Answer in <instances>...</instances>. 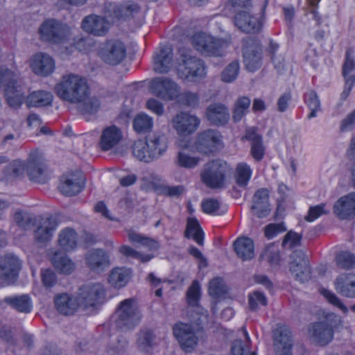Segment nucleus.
<instances>
[{"instance_id": "obj_1", "label": "nucleus", "mask_w": 355, "mask_h": 355, "mask_svg": "<svg viewBox=\"0 0 355 355\" xmlns=\"http://www.w3.org/2000/svg\"><path fill=\"white\" fill-rule=\"evenodd\" d=\"M55 92L61 99L79 104L78 110L83 114H94L100 108L99 99L89 96L90 90L87 82L79 76L69 74L63 76L55 87Z\"/></svg>"}, {"instance_id": "obj_2", "label": "nucleus", "mask_w": 355, "mask_h": 355, "mask_svg": "<svg viewBox=\"0 0 355 355\" xmlns=\"http://www.w3.org/2000/svg\"><path fill=\"white\" fill-rule=\"evenodd\" d=\"M0 87L3 89L8 105L19 107L26 98V88L22 80L13 71L0 68Z\"/></svg>"}, {"instance_id": "obj_3", "label": "nucleus", "mask_w": 355, "mask_h": 355, "mask_svg": "<svg viewBox=\"0 0 355 355\" xmlns=\"http://www.w3.org/2000/svg\"><path fill=\"white\" fill-rule=\"evenodd\" d=\"M340 323L341 320L339 316L334 313H329L322 321L309 324L308 329L309 337L315 344L325 346L333 340L334 330Z\"/></svg>"}, {"instance_id": "obj_4", "label": "nucleus", "mask_w": 355, "mask_h": 355, "mask_svg": "<svg viewBox=\"0 0 355 355\" xmlns=\"http://www.w3.org/2000/svg\"><path fill=\"white\" fill-rule=\"evenodd\" d=\"M76 295L85 311H93L101 304L105 296V289L99 282H87L81 285Z\"/></svg>"}, {"instance_id": "obj_5", "label": "nucleus", "mask_w": 355, "mask_h": 355, "mask_svg": "<svg viewBox=\"0 0 355 355\" xmlns=\"http://www.w3.org/2000/svg\"><path fill=\"white\" fill-rule=\"evenodd\" d=\"M114 325L121 330L132 329L140 323L141 314L132 298L122 301L115 313Z\"/></svg>"}, {"instance_id": "obj_6", "label": "nucleus", "mask_w": 355, "mask_h": 355, "mask_svg": "<svg viewBox=\"0 0 355 355\" xmlns=\"http://www.w3.org/2000/svg\"><path fill=\"white\" fill-rule=\"evenodd\" d=\"M228 170L226 162L214 159L205 164L200 172L201 181L209 188H222Z\"/></svg>"}, {"instance_id": "obj_7", "label": "nucleus", "mask_w": 355, "mask_h": 355, "mask_svg": "<svg viewBox=\"0 0 355 355\" xmlns=\"http://www.w3.org/2000/svg\"><path fill=\"white\" fill-rule=\"evenodd\" d=\"M180 56L178 74L181 78L198 82L205 77V66L201 59L184 53H181Z\"/></svg>"}, {"instance_id": "obj_8", "label": "nucleus", "mask_w": 355, "mask_h": 355, "mask_svg": "<svg viewBox=\"0 0 355 355\" xmlns=\"http://www.w3.org/2000/svg\"><path fill=\"white\" fill-rule=\"evenodd\" d=\"M192 44L196 51L209 56H222L228 46L226 41L204 33H196L192 37Z\"/></svg>"}, {"instance_id": "obj_9", "label": "nucleus", "mask_w": 355, "mask_h": 355, "mask_svg": "<svg viewBox=\"0 0 355 355\" xmlns=\"http://www.w3.org/2000/svg\"><path fill=\"white\" fill-rule=\"evenodd\" d=\"M39 33L42 40L60 44L67 40L70 35V28L66 24L54 19H49L41 24Z\"/></svg>"}, {"instance_id": "obj_10", "label": "nucleus", "mask_w": 355, "mask_h": 355, "mask_svg": "<svg viewBox=\"0 0 355 355\" xmlns=\"http://www.w3.org/2000/svg\"><path fill=\"white\" fill-rule=\"evenodd\" d=\"M222 135L218 131L212 129L199 132L196 141L197 150L204 155L215 153L222 147Z\"/></svg>"}, {"instance_id": "obj_11", "label": "nucleus", "mask_w": 355, "mask_h": 355, "mask_svg": "<svg viewBox=\"0 0 355 355\" xmlns=\"http://www.w3.org/2000/svg\"><path fill=\"white\" fill-rule=\"evenodd\" d=\"M150 92L163 100H173L180 92L178 85L171 79L166 77H157L150 81Z\"/></svg>"}, {"instance_id": "obj_12", "label": "nucleus", "mask_w": 355, "mask_h": 355, "mask_svg": "<svg viewBox=\"0 0 355 355\" xmlns=\"http://www.w3.org/2000/svg\"><path fill=\"white\" fill-rule=\"evenodd\" d=\"M200 122V118L196 115L188 112H180L172 119L171 124L178 135L187 137L198 130Z\"/></svg>"}, {"instance_id": "obj_13", "label": "nucleus", "mask_w": 355, "mask_h": 355, "mask_svg": "<svg viewBox=\"0 0 355 355\" xmlns=\"http://www.w3.org/2000/svg\"><path fill=\"white\" fill-rule=\"evenodd\" d=\"M173 333L181 348L187 352H191L197 345L198 338L191 324L179 322L173 327Z\"/></svg>"}, {"instance_id": "obj_14", "label": "nucleus", "mask_w": 355, "mask_h": 355, "mask_svg": "<svg viewBox=\"0 0 355 355\" xmlns=\"http://www.w3.org/2000/svg\"><path fill=\"white\" fill-rule=\"evenodd\" d=\"M125 46L119 40L107 41L101 51L102 60L110 65H116L121 63L125 58Z\"/></svg>"}, {"instance_id": "obj_15", "label": "nucleus", "mask_w": 355, "mask_h": 355, "mask_svg": "<svg viewBox=\"0 0 355 355\" xmlns=\"http://www.w3.org/2000/svg\"><path fill=\"white\" fill-rule=\"evenodd\" d=\"M289 268L295 279L301 282L308 281L311 277V270L306 255L302 250H296L292 253Z\"/></svg>"}, {"instance_id": "obj_16", "label": "nucleus", "mask_w": 355, "mask_h": 355, "mask_svg": "<svg viewBox=\"0 0 355 355\" xmlns=\"http://www.w3.org/2000/svg\"><path fill=\"white\" fill-rule=\"evenodd\" d=\"M20 268L21 263L17 257L12 254L4 256L0 260V279L7 285L13 284Z\"/></svg>"}, {"instance_id": "obj_17", "label": "nucleus", "mask_w": 355, "mask_h": 355, "mask_svg": "<svg viewBox=\"0 0 355 355\" xmlns=\"http://www.w3.org/2000/svg\"><path fill=\"white\" fill-rule=\"evenodd\" d=\"M53 302L55 310L62 315H73L81 309L77 295L74 296L67 293H60L54 297Z\"/></svg>"}, {"instance_id": "obj_18", "label": "nucleus", "mask_w": 355, "mask_h": 355, "mask_svg": "<svg viewBox=\"0 0 355 355\" xmlns=\"http://www.w3.org/2000/svg\"><path fill=\"white\" fill-rule=\"evenodd\" d=\"M81 28L86 33L94 36H104L110 29V23L103 17L90 15L83 18Z\"/></svg>"}, {"instance_id": "obj_19", "label": "nucleus", "mask_w": 355, "mask_h": 355, "mask_svg": "<svg viewBox=\"0 0 355 355\" xmlns=\"http://www.w3.org/2000/svg\"><path fill=\"white\" fill-rule=\"evenodd\" d=\"M333 211L341 220H351L355 218V192L340 197L334 204Z\"/></svg>"}, {"instance_id": "obj_20", "label": "nucleus", "mask_w": 355, "mask_h": 355, "mask_svg": "<svg viewBox=\"0 0 355 355\" xmlns=\"http://www.w3.org/2000/svg\"><path fill=\"white\" fill-rule=\"evenodd\" d=\"M123 139V132L116 125L105 128L98 141L99 148L104 152L115 148Z\"/></svg>"}, {"instance_id": "obj_21", "label": "nucleus", "mask_w": 355, "mask_h": 355, "mask_svg": "<svg viewBox=\"0 0 355 355\" xmlns=\"http://www.w3.org/2000/svg\"><path fill=\"white\" fill-rule=\"evenodd\" d=\"M206 116L211 124L218 127L226 125L230 119L228 107L221 103L210 104L207 107Z\"/></svg>"}, {"instance_id": "obj_22", "label": "nucleus", "mask_w": 355, "mask_h": 355, "mask_svg": "<svg viewBox=\"0 0 355 355\" xmlns=\"http://www.w3.org/2000/svg\"><path fill=\"white\" fill-rule=\"evenodd\" d=\"M30 67L36 75L47 76L53 71L55 63L49 55L40 52L31 58Z\"/></svg>"}, {"instance_id": "obj_23", "label": "nucleus", "mask_w": 355, "mask_h": 355, "mask_svg": "<svg viewBox=\"0 0 355 355\" xmlns=\"http://www.w3.org/2000/svg\"><path fill=\"white\" fill-rule=\"evenodd\" d=\"M353 69H355V62L351 57L349 51H347L342 67V75L345 80L343 91L340 94V99L343 101H345L348 98L355 85V75L351 74Z\"/></svg>"}, {"instance_id": "obj_24", "label": "nucleus", "mask_w": 355, "mask_h": 355, "mask_svg": "<svg viewBox=\"0 0 355 355\" xmlns=\"http://www.w3.org/2000/svg\"><path fill=\"white\" fill-rule=\"evenodd\" d=\"M85 263L92 270L100 272L110 266V255L101 248L92 249L85 254Z\"/></svg>"}, {"instance_id": "obj_25", "label": "nucleus", "mask_w": 355, "mask_h": 355, "mask_svg": "<svg viewBox=\"0 0 355 355\" xmlns=\"http://www.w3.org/2000/svg\"><path fill=\"white\" fill-rule=\"evenodd\" d=\"M277 355H293V340L290 330L285 326L278 327L274 333Z\"/></svg>"}, {"instance_id": "obj_26", "label": "nucleus", "mask_w": 355, "mask_h": 355, "mask_svg": "<svg viewBox=\"0 0 355 355\" xmlns=\"http://www.w3.org/2000/svg\"><path fill=\"white\" fill-rule=\"evenodd\" d=\"M57 225L55 218L51 216L40 218L34 232L35 240L40 243H45L51 240Z\"/></svg>"}, {"instance_id": "obj_27", "label": "nucleus", "mask_w": 355, "mask_h": 355, "mask_svg": "<svg viewBox=\"0 0 355 355\" xmlns=\"http://www.w3.org/2000/svg\"><path fill=\"white\" fill-rule=\"evenodd\" d=\"M269 191L266 188L258 189L253 196L252 210L254 215L258 218H263L268 215L269 209Z\"/></svg>"}, {"instance_id": "obj_28", "label": "nucleus", "mask_w": 355, "mask_h": 355, "mask_svg": "<svg viewBox=\"0 0 355 355\" xmlns=\"http://www.w3.org/2000/svg\"><path fill=\"white\" fill-rule=\"evenodd\" d=\"M243 56L245 66L249 71L253 72L261 67V49L258 44L244 47Z\"/></svg>"}, {"instance_id": "obj_29", "label": "nucleus", "mask_w": 355, "mask_h": 355, "mask_svg": "<svg viewBox=\"0 0 355 355\" xmlns=\"http://www.w3.org/2000/svg\"><path fill=\"white\" fill-rule=\"evenodd\" d=\"M234 24L239 29L246 33H256L261 27L258 19L246 11H241L235 15Z\"/></svg>"}, {"instance_id": "obj_30", "label": "nucleus", "mask_w": 355, "mask_h": 355, "mask_svg": "<svg viewBox=\"0 0 355 355\" xmlns=\"http://www.w3.org/2000/svg\"><path fill=\"white\" fill-rule=\"evenodd\" d=\"M336 291L347 297H355V275L343 273L340 275L335 281Z\"/></svg>"}, {"instance_id": "obj_31", "label": "nucleus", "mask_w": 355, "mask_h": 355, "mask_svg": "<svg viewBox=\"0 0 355 355\" xmlns=\"http://www.w3.org/2000/svg\"><path fill=\"white\" fill-rule=\"evenodd\" d=\"M236 255L243 261L251 260L254 257V245L248 237L238 238L234 243Z\"/></svg>"}, {"instance_id": "obj_32", "label": "nucleus", "mask_w": 355, "mask_h": 355, "mask_svg": "<svg viewBox=\"0 0 355 355\" xmlns=\"http://www.w3.org/2000/svg\"><path fill=\"white\" fill-rule=\"evenodd\" d=\"M145 142L157 159L163 155L168 148L167 137L160 132L149 134L146 137Z\"/></svg>"}, {"instance_id": "obj_33", "label": "nucleus", "mask_w": 355, "mask_h": 355, "mask_svg": "<svg viewBox=\"0 0 355 355\" xmlns=\"http://www.w3.org/2000/svg\"><path fill=\"white\" fill-rule=\"evenodd\" d=\"M51 261L54 268L59 272L64 275H69L72 273L75 268V263L64 253L61 252H55L51 257Z\"/></svg>"}, {"instance_id": "obj_34", "label": "nucleus", "mask_w": 355, "mask_h": 355, "mask_svg": "<svg viewBox=\"0 0 355 355\" xmlns=\"http://www.w3.org/2000/svg\"><path fill=\"white\" fill-rule=\"evenodd\" d=\"M172 60V49L168 46L161 48L154 58V70L159 73L167 72L171 67Z\"/></svg>"}, {"instance_id": "obj_35", "label": "nucleus", "mask_w": 355, "mask_h": 355, "mask_svg": "<svg viewBox=\"0 0 355 355\" xmlns=\"http://www.w3.org/2000/svg\"><path fill=\"white\" fill-rule=\"evenodd\" d=\"M78 241V233L72 228L66 227L62 230L58 234V245L66 252H69L76 248Z\"/></svg>"}, {"instance_id": "obj_36", "label": "nucleus", "mask_w": 355, "mask_h": 355, "mask_svg": "<svg viewBox=\"0 0 355 355\" xmlns=\"http://www.w3.org/2000/svg\"><path fill=\"white\" fill-rule=\"evenodd\" d=\"M44 168V164L41 159L31 154L26 165V171L30 180L36 182H43Z\"/></svg>"}, {"instance_id": "obj_37", "label": "nucleus", "mask_w": 355, "mask_h": 355, "mask_svg": "<svg viewBox=\"0 0 355 355\" xmlns=\"http://www.w3.org/2000/svg\"><path fill=\"white\" fill-rule=\"evenodd\" d=\"M3 302L19 312L28 313L32 310V301L28 294L6 297Z\"/></svg>"}, {"instance_id": "obj_38", "label": "nucleus", "mask_w": 355, "mask_h": 355, "mask_svg": "<svg viewBox=\"0 0 355 355\" xmlns=\"http://www.w3.org/2000/svg\"><path fill=\"white\" fill-rule=\"evenodd\" d=\"M137 347L143 352H148L157 344V339L154 332L148 328H142L137 334Z\"/></svg>"}, {"instance_id": "obj_39", "label": "nucleus", "mask_w": 355, "mask_h": 355, "mask_svg": "<svg viewBox=\"0 0 355 355\" xmlns=\"http://www.w3.org/2000/svg\"><path fill=\"white\" fill-rule=\"evenodd\" d=\"M131 277V271L125 268H115L112 270L108 282L110 284L116 288L125 286Z\"/></svg>"}, {"instance_id": "obj_40", "label": "nucleus", "mask_w": 355, "mask_h": 355, "mask_svg": "<svg viewBox=\"0 0 355 355\" xmlns=\"http://www.w3.org/2000/svg\"><path fill=\"white\" fill-rule=\"evenodd\" d=\"M251 104L250 99L247 96L238 98L234 102L232 107V121L236 123L240 122L249 112Z\"/></svg>"}, {"instance_id": "obj_41", "label": "nucleus", "mask_w": 355, "mask_h": 355, "mask_svg": "<svg viewBox=\"0 0 355 355\" xmlns=\"http://www.w3.org/2000/svg\"><path fill=\"white\" fill-rule=\"evenodd\" d=\"M53 100L51 92L38 90L27 96L26 104L28 107H43L49 105Z\"/></svg>"}, {"instance_id": "obj_42", "label": "nucleus", "mask_w": 355, "mask_h": 355, "mask_svg": "<svg viewBox=\"0 0 355 355\" xmlns=\"http://www.w3.org/2000/svg\"><path fill=\"white\" fill-rule=\"evenodd\" d=\"M127 235L131 243L140 244L146 247L149 250H157L159 248V243L157 241L137 233L132 230H128Z\"/></svg>"}, {"instance_id": "obj_43", "label": "nucleus", "mask_w": 355, "mask_h": 355, "mask_svg": "<svg viewBox=\"0 0 355 355\" xmlns=\"http://www.w3.org/2000/svg\"><path fill=\"white\" fill-rule=\"evenodd\" d=\"M82 189L80 183L73 175L62 177L59 189L65 196L76 195L81 191Z\"/></svg>"}, {"instance_id": "obj_44", "label": "nucleus", "mask_w": 355, "mask_h": 355, "mask_svg": "<svg viewBox=\"0 0 355 355\" xmlns=\"http://www.w3.org/2000/svg\"><path fill=\"white\" fill-rule=\"evenodd\" d=\"M184 236L192 238L198 245L203 244V232L198 221L194 218H188Z\"/></svg>"}, {"instance_id": "obj_45", "label": "nucleus", "mask_w": 355, "mask_h": 355, "mask_svg": "<svg viewBox=\"0 0 355 355\" xmlns=\"http://www.w3.org/2000/svg\"><path fill=\"white\" fill-rule=\"evenodd\" d=\"M132 154L139 160L145 162H150L157 159L146 143L142 140H138L135 142L132 146Z\"/></svg>"}, {"instance_id": "obj_46", "label": "nucleus", "mask_w": 355, "mask_h": 355, "mask_svg": "<svg viewBox=\"0 0 355 355\" xmlns=\"http://www.w3.org/2000/svg\"><path fill=\"white\" fill-rule=\"evenodd\" d=\"M252 171L250 166L245 162H240L237 164L235 171L236 184L242 188H245L252 176Z\"/></svg>"}, {"instance_id": "obj_47", "label": "nucleus", "mask_w": 355, "mask_h": 355, "mask_svg": "<svg viewBox=\"0 0 355 355\" xmlns=\"http://www.w3.org/2000/svg\"><path fill=\"white\" fill-rule=\"evenodd\" d=\"M303 99L304 103L311 110V112L307 116L308 119H311L316 117L317 112L321 110L320 101L316 92L313 90L306 92L303 96Z\"/></svg>"}, {"instance_id": "obj_48", "label": "nucleus", "mask_w": 355, "mask_h": 355, "mask_svg": "<svg viewBox=\"0 0 355 355\" xmlns=\"http://www.w3.org/2000/svg\"><path fill=\"white\" fill-rule=\"evenodd\" d=\"M139 7L137 3L125 2L121 4H115L112 6L114 17L116 19L125 18L139 11Z\"/></svg>"}, {"instance_id": "obj_49", "label": "nucleus", "mask_w": 355, "mask_h": 355, "mask_svg": "<svg viewBox=\"0 0 355 355\" xmlns=\"http://www.w3.org/2000/svg\"><path fill=\"white\" fill-rule=\"evenodd\" d=\"M260 259L266 261L271 267H277L281 261L278 245H268L260 256Z\"/></svg>"}, {"instance_id": "obj_50", "label": "nucleus", "mask_w": 355, "mask_h": 355, "mask_svg": "<svg viewBox=\"0 0 355 355\" xmlns=\"http://www.w3.org/2000/svg\"><path fill=\"white\" fill-rule=\"evenodd\" d=\"M231 355H256L254 352L250 350V340L246 331L245 340H236L232 343Z\"/></svg>"}, {"instance_id": "obj_51", "label": "nucleus", "mask_w": 355, "mask_h": 355, "mask_svg": "<svg viewBox=\"0 0 355 355\" xmlns=\"http://www.w3.org/2000/svg\"><path fill=\"white\" fill-rule=\"evenodd\" d=\"M153 125V119L144 113L137 114L133 120L134 130L139 134L148 132Z\"/></svg>"}, {"instance_id": "obj_52", "label": "nucleus", "mask_w": 355, "mask_h": 355, "mask_svg": "<svg viewBox=\"0 0 355 355\" xmlns=\"http://www.w3.org/2000/svg\"><path fill=\"white\" fill-rule=\"evenodd\" d=\"M248 307L252 311H258L261 306H266L268 299L261 292L256 291L248 295Z\"/></svg>"}, {"instance_id": "obj_53", "label": "nucleus", "mask_w": 355, "mask_h": 355, "mask_svg": "<svg viewBox=\"0 0 355 355\" xmlns=\"http://www.w3.org/2000/svg\"><path fill=\"white\" fill-rule=\"evenodd\" d=\"M200 286L197 280H194L188 288L186 293L187 302L189 306L198 307L200 299Z\"/></svg>"}, {"instance_id": "obj_54", "label": "nucleus", "mask_w": 355, "mask_h": 355, "mask_svg": "<svg viewBox=\"0 0 355 355\" xmlns=\"http://www.w3.org/2000/svg\"><path fill=\"white\" fill-rule=\"evenodd\" d=\"M201 159L199 157H194L185 152H179L175 159V164L180 167L186 168H193L198 165Z\"/></svg>"}, {"instance_id": "obj_55", "label": "nucleus", "mask_w": 355, "mask_h": 355, "mask_svg": "<svg viewBox=\"0 0 355 355\" xmlns=\"http://www.w3.org/2000/svg\"><path fill=\"white\" fill-rule=\"evenodd\" d=\"M201 207L203 211L208 214L222 215L226 211V209H222L219 200L214 198L204 200Z\"/></svg>"}, {"instance_id": "obj_56", "label": "nucleus", "mask_w": 355, "mask_h": 355, "mask_svg": "<svg viewBox=\"0 0 355 355\" xmlns=\"http://www.w3.org/2000/svg\"><path fill=\"white\" fill-rule=\"evenodd\" d=\"M208 293L214 298H219L227 293L226 286L220 277L213 279L209 282Z\"/></svg>"}, {"instance_id": "obj_57", "label": "nucleus", "mask_w": 355, "mask_h": 355, "mask_svg": "<svg viewBox=\"0 0 355 355\" xmlns=\"http://www.w3.org/2000/svg\"><path fill=\"white\" fill-rule=\"evenodd\" d=\"M239 71V63L237 60L228 64L221 73V80L225 83H232L237 77Z\"/></svg>"}, {"instance_id": "obj_58", "label": "nucleus", "mask_w": 355, "mask_h": 355, "mask_svg": "<svg viewBox=\"0 0 355 355\" xmlns=\"http://www.w3.org/2000/svg\"><path fill=\"white\" fill-rule=\"evenodd\" d=\"M336 260L337 266L343 269H350L355 266V256L349 252H341Z\"/></svg>"}, {"instance_id": "obj_59", "label": "nucleus", "mask_w": 355, "mask_h": 355, "mask_svg": "<svg viewBox=\"0 0 355 355\" xmlns=\"http://www.w3.org/2000/svg\"><path fill=\"white\" fill-rule=\"evenodd\" d=\"M242 141H248L250 146L263 141L262 135L259 132L257 127H248L245 129L244 135L241 137Z\"/></svg>"}, {"instance_id": "obj_60", "label": "nucleus", "mask_w": 355, "mask_h": 355, "mask_svg": "<svg viewBox=\"0 0 355 355\" xmlns=\"http://www.w3.org/2000/svg\"><path fill=\"white\" fill-rule=\"evenodd\" d=\"M322 295L327 299V300L334 306H336L344 313H347L348 311L347 307L343 303L341 300L334 293L329 290L323 289L321 291Z\"/></svg>"}, {"instance_id": "obj_61", "label": "nucleus", "mask_w": 355, "mask_h": 355, "mask_svg": "<svg viewBox=\"0 0 355 355\" xmlns=\"http://www.w3.org/2000/svg\"><path fill=\"white\" fill-rule=\"evenodd\" d=\"M25 169H26V166L19 160H14L6 167L8 175L14 178L21 176Z\"/></svg>"}, {"instance_id": "obj_62", "label": "nucleus", "mask_w": 355, "mask_h": 355, "mask_svg": "<svg viewBox=\"0 0 355 355\" xmlns=\"http://www.w3.org/2000/svg\"><path fill=\"white\" fill-rule=\"evenodd\" d=\"M301 239V235L293 231H289L284 236L282 247L288 249L295 248L300 244Z\"/></svg>"}, {"instance_id": "obj_63", "label": "nucleus", "mask_w": 355, "mask_h": 355, "mask_svg": "<svg viewBox=\"0 0 355 355\" xmlns=\"http://www.w3.org/2000/svg\"><path fill=\"white\" fill-rule=\"evenodd\" d=\"M181 103L191 107H196L199 104V96L197 93L185 92L180 95Z\"/></svg>"}, {"instance_id": "obj_64", "label": "nucleus", "mask_w": 355, "mask_h": 355, "mask_svg": "<svg viewBox=\"0 0 355 355\" xmlns=\"http://www.w3.org/2000/svg\"><path fill=\"white\" fill-rule=\"evenodd\" d=\"M40 276L43 285L46 288L53 286L57 282L56 275L51 269L42 270Z\"/></svg>"}]
</instances>
